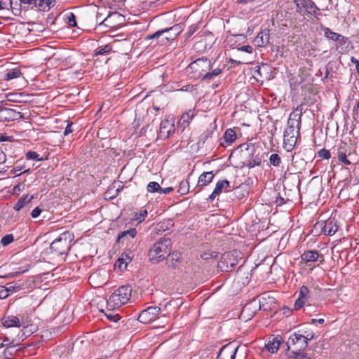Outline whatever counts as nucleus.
I'll return each instance as SVG.
<instances>
[{
    "label": "nucleus",
    "instance_id": "9b49d317",
    "mask_svg": "<svg viewBox=\"0 0 359 359\" xmlns=\"http://www.w3.org/2000/svg\"><path fill=\"white\" fill-rule=\"evenodd\" d=\"M315 227L319 228L320 229V233L327 236L334 235L339 229L337 222L334 218H330L325 221L318 222Z\"/></svg>",
    "mask_w": 359,
    "mask_h": 359
},
{
    "label": "nucleus",
    "instance_id": "1a4fd4ad",
    "mask_svg": "<svg viewBox=\"0 0 359 359\" xmlns=\"http://www.w3.org/2000/svg\"><path fill=\"white\" fill-rule=\"evenodd\" d=\"M298 130H299V127ZM299 130H295L294 126H293V121L288 124L287 128L284 131L283 135V144L287 151L292 150L295 146L297 141V135Z\"/></svg>",
    "mask_w": 359,
    "mask_h": 359
},
{
    "label": "nucleus",
    "instance_id": "2f4dec72",
    "mask_svg": "<svg viewBox=\"0 0 359 359\" xmlns=\"http://www.w3.org/2000/svg\"><path fill=\"white\" fill-rule=\"evenodd\" d=\"M287 359H311V358L304 351H292Z\"/></svg>",
    "mask_w": 359,
    "mask_h": 359
},
{
    "label": "nucleus",
    "instance_id": "cd10ccee",
    "mask_svg": "<svg viewBox=\"0 0 359 359\" xmlns=\"http://www.w3.org/2000/svg\"><path fill=\"white\" fill-rule=\"evenodd\" d=\"M280 343V340L277 337L273 338L272 341H269L266 345V348L270 353H274L279 349Z\"/></svg>",
    "mask_w": 359,
    "mask_h": 359
},
{
    "label": "nucleus",
    "instance_id": "f03ea898",
    "mask_svg": "<svg viewBox=\"0 0 359 359\" xmlns=\"http://www.w3.org/2000/svg\"><path fill=\"white\" fill-rule=\"evenodd\" d=\"M240 147L241 151L244 152L247 159L243 162V166H247L251 169L262 164V154L258 146L254 144H242Z\"/></svg>",
    "mask_w": 359,
    "mask_h": 359
},
{
    "label": "nucleus",
    "instance_id": "a211bd4d",
    "mask_svg": "<svg viewBox=\"0 0 359 359\" xmlns=\"http://www.w3.org/2000/svg\"><path fill=\"white\" fill-rule=\"evenodd\" d=\"M230 187V182L227 180H219L217 182L215 189L208 198V201H213L217 196H219L223 190Z\"/></svg>",
    "mask_w": 359,
    "mask_h": 359
},
{
    "label": "nucleus",
    "instance_id": "39448f33",
    "mask_svg": "<svg viewBox=\"0 0 359 359\" xmlns=\"http://www.w3.org/2000/svg\"><path fill=\"white\" fill-rule=\"evenodd\" d=\"M238 252L231 251L225 252L217 263V269L222 272L231 271L238 263Z\"/></svg>",
    "mask_w": 359,
    "mask_h": 359
},
{
    "label": "nucleus",
    "instance_id": "72a5a7b5",
    "mask_svg": "<svg viewBox=\"0 0 359 359\" xmlns=\"http://www.w3.org/2000/svg\"><path fill=\"white\" fill-rule=\"evenodd\" d=\"M22 3L18 0H13L12 6H10L12 13L15 16H20L23 10Z\"/></svg>",
    "mask_w": 359,
    "mask_h": 359
},
{
    "label": "nucleus",
    "instance_id": "0eeeda50",
    "mask_svg": "<svg viewBox=\"0 0 359 359\" xmlns=\"http://www.w3.org/2000/svg\"><path fill=\"white\" fill-rule=\"evenodd\" d=\"M287 350H290L291 347H293V351H303L308 346V343L305 338V334L300 333V331L297 332H293L290 336L286 343Z\"/></svg>",
    "mask_w": 359,
    "mask_h": 359
},
{
    "label": "nucleus",
    "instance_id": "9d476101",
    "mask_svg": "<svg viewBox=\"0 0 359 359\" xmlns=\"http://www.w3.org/2000/svg\"><path fill=\"white\" fill-rule=\"evenodd\" d=\"M160 311L158 306H149L138 314L137 320L143 324L150 323L158 318Z\"/></svg>",
    "mask_w": 359,
    "mask_h": 359
},
{
    "label": "nucleus",
    "instance_id": "7ed1b4c3",
    "mask_svg": "<svg viewBox=\"0 0 359 359\" xmlns=\"http://www.w3.org/2000/svg\"><path fill=\"white\" fill-rule=\"evenodd\" d=\"M132 288L130 285H123L116 289L107 300V307L115 309L126 304L131 297Z\"/></svg>",
    "mask_w": 359,
    "mask_h": 359
},
{
    "label": "nucleus",
    "instance_id": "e433bc0d",
    "mask_svg": "<svg viewBox=\"0 0 359 359\" xmlns=\"http://www.w3.org/2000/svg\"><path fill=\"white\" fill-rule=\"evenodd\" d=\"M189 191V182L188 180H184L181 181L179 184V187H178L177 192L180 195L183 196V195L188 194Z\"/></svg>",
    "mask_w": 359,
    "mask_h": 359
},
{
    "label": "nucleus",
    "instance_id": "6ab92c4d",
    "mask_svg": "<svg viewBox=\"0 0 359 359\" xmlns=\"http://www.w3.org/2000/svg\"><path fill=\"white\" fill-rule=\"evenodd\" d=\"M269 41V30L264 29L258 33L253 42L256 46L264 47Z\"/></svg>",
    "mask_w": 359,
    "mask_h": 359
},
{
    "label": "nucleus",
    "instance_id": "58836bf2",
    "mask_svg": "<svg viewBox=\"0 0 359 359\" xmlns=\"http://www.w3.org/2000/svg\"><path fill=\"white\" fill-rule=\"evenodd\" d=\"M222 72V69L220 68H216L212 71H207L203 76V80H210L214 77L219 75Z\"/></svg>",
    "mask_w": 359,
    "mask_h": 359
},
{
    "label": "nucleus",
    "instance_id": "412c9836",
    "mask_svg": "<svg viewBox=\"0 0 359 359\" xmlns=\"http://www.w3.org/2000/svg\"><path fill=\"white\" fill-rule=\"evenodd\" d=\"M297 6V12L301 13L302 8H305L309 13L311 9H318L315 3L311 0H294Z\"/></svg>",
    "mask_w": 359,
    "mask_h": 359
},
{
    "label": "nucleus",
    "instance_id": "774afa93",
    "mask_svg": "<svg viewBox=\"0 0 359 359\" xmlns=\"http://www.w3.org/2000/svg\"><path fill=\"white\" fill-rule=\"evenodd\" d=\"M355 168H354L355 174L356 175L357 178L359 180V162H355Z\"/></svg>",
    "mask_w": 359,
    "mask_h": 359
},
{
    "label": "nucleus",
    "instance_id": "c85d7f7f",
    "mask_svg": "<svg viewBox=\"0 0 359 359\" xmlns=\"http://www.w3.org/2000/svg\"><path fill=\"white\" fill-rule=\"evenodd\" d=\"M302 115V104L297 107L295 110L290 114V118L287 121V124H290V122H292L296 118H297V121H298L297 126L300 124L301 117Z\"/></svg>",
    "mask_w": 359,
    "mask_h": 359
},
{
    "label": "nucleus",
    "instance_id": "f8f14e48",
    "mask_svg": "<svg viewBox=\"0 0 359 359\" xmlns=\"http://www.w3.org/2000/svg\"><path fill=\"white\" fill-rule=\"evenodd\" d=\"M311 299V292L309 288L302 285L299 291V296L294 303V309L299 310L304 306H311L309 300Z\"/></svg>",
    "mask_w": 359,
    "mask_h": 359
},
{
    "label": "nucleus",
    "instance_id": "49530a36",
    "mask_svg": "<svg viewBox=\"0 0 359 359\" xmlns=\"http://www.w3.org/2000/svg\"><path fill=\"white\" fill-rule=\"evenodd\" d=\"M26 158L27 160H34L36 161H43V158H39V155L36 152L33 151H29L25 154Z\"/></svg>",
    "mask_w": 359,
    "mask_h": 359
},
{
    "label": "nucleus",
    "instance_id": "ddd939ff",
    "mask_svg": "<svg viewBox=\"0 0 359 359\" xmlns=\"http://www.w3.org/2000/svg\"><path fill=\"white\" fill-rule=\"evenodd\" d=\"M300 258L301 262L305 264L306 266H309V263L315 262L318 260H319L320 263L324 262V255L321 253H319V252L316 250L304 251L301 255Z\"/></svg>",
    "mask_w": 359,
    "mask_h": 359
},
{
    "label": "nucleus",
    "instance_id": "4be33fe9",
    "mask_svg": "<svg viewBox=\"0 0 359 359\" xmlns=\"http://www.w3.org/2000/svg\"><path fill=\"white\" fill-rule=\"evenodd\" d=\"M175 132V125L168 120L161 121L160 124V134L164 138L169 137Z\"/></svg>",
    "mask_w": 359,
    "mask_h": 359
},
{
    "label": "nucleus",
    "instance_id": "a18cd8bd",
    "mask_svg": "<svg viewBox=\"0 0 359 359\" xmlns=\"http://www.w3.org/2000/svg\"><path fill=\"white\" fill-rule=\"evenodd\" d=\"M76 19V17L75 14L73 13H69L66 18V21H67V23L69 25V26H70L72 27H74L77 26Z\"/></svg>",
    "mask_w": 359,
    "mask_h": 359
},
{
    "label": "nucleus",
    "instance_id": "a19ab883",
    "mask_svg": "<svg viewBox=\"0 0 359 359\" xmlns=\"http://www.w3.org/2000/svg\"><path fill=\"white\" fill-rule=\"evenodd\" d=\"M147 210L146 209H141L139 212H135L133 220L137 221L138 223L143 222L147 216Z\"/></svg>",
    "mask_w": 359,
    "mask_h": 359
},
{
    "label": "nucleus",
    "instance_id": "f257e3e1",
    "mask_svg": "<svg viewBox=\"0 0 359 359\" xmlns=\"http://www.w3.org/2000/svg\"><path fill=\"white\" fill-rule=\"evenodd\" d=\"M172 249V241L168 238H163L155 242L148 252L150 262L158 264L165 259Z\"/></svg>",
    "mask_w": 359,
    "mask_h": 359
},
{
    "label": "nucleus",
    "instance_id": "4c0bfd02",
    "mask_svg": "<svg viewBox=\"0 0 359 359\" xmlns=\"http://www.w3.org/2000/svg\"><path fill=\"white\" fill-rule=\"evenodd\" d=\"M224 139L227 143L231 144L236 139L235 131L231 128L227 129L224 133Z\"/></svg>",
    "mask_w": 359,
    "mask_h": 359
},
{
    "label": "nucleus",
    "instance_id": "dca6fc26",
    "mask_svg": "<svg viewBox=\"0 0 359 359\" xmlns=\"http://www.w3.org/2000/svg\"><path fill=\"white\" fill-rule=\"evenodd\" d=\"M238 346L233 347L231 344H227L222 347L217 359H235Z\"/></svg>",
    "mask_w": 359,
    "mask_h": 359
},
{
    "label": "nucleus",
    "instance_id": "680f3d73",
    "mask_svg": "<svg viewBox=\"0 0 359 359\" xmlns=\"http://www.w3.org/2000/svg\"><path fill=\"white\" fill-rule=\"evenodd\" d=\"M41 212V209L39 207L35 208L31 212L32 217L36 218Z\"/></svg>",
    "mask_w": 359,
    "mask_h": 359
},
{
    "label": "nucleus",
    "instance_id": "a878e982",
    "mask_svg": "<svg viewBox=\"0 0 359 359\" xmlns=\"http://www.w3.org/2000/svg\"><path fill=\"white\" fill-rule=\"evenodd\" d=\"M36 198L34 195L29 196L28 195H23L19 198L18 202L14 205L13 209L15 211L20 210L27 204L29 203L34 198Z\"/></svg>",
    "mask_w": 359,
    "mask_h": 359
},
{
    "label": "nucleus",
    "instance_id": "ea45409f",
    "mask_svg": "<svg viewBox=\"0 0 359 359\" xmlns=\"http://www.w3.org/2000/svg\"><path fill=\"white\" fill-rule=\"evenodd\" d=\"M323 30L324 32V36L330 40L336 41L337 39H339V34L332 31L330 28L324 27L323 28Z\"/></svg>",
    "mask_w": 359,
    "mask_h": 359
},
{
    "label": "nucleus",
    "instance_id": "bf43d9fd",
    "mask_svg": "<svg viewBox=\"0 0 359 359\" xmlns=\"http://www.w3.org/2000/svg\"><path fill=\"white\" fill-rule=\"evenodd\" d=\"M353 116L359 122V99L356 106L353 107Z\"/></svg>",
    "mask_w": 359,
    "mask_h": 359
},
{
    "label": "nucleus",
    "instance_id": "338daca9",
    "mask_svg": "<svg viewBox=\"0 0 359 359\" xmlns=\"http://www.w3.org/2000/svg\"><path fill=\"white\" fill-rule=\"evenodd\" d=\"M189 124H185L184 122L182 121V120L180 118L177 123V128H180L182 129V131H183L186 127H187Z\"/></svg>",
    "mask_w": 359,
    "mask_h": 359
},
{
    "label": "nucleus",
    "instance_id": "c9c22d12",
    "mask_svg": "<svg viewBox=\"0 0 359 359\" xmlns=\"http://www.w3.org/2000/svg\"><path fill=\"white\" fill-rule=\"evenodd\" d=\"M55 0H38V9L45 11L48 9L51 6H54Z\"/></svg>",
    "mask_w": 359,
    "mask_h": 359
},
{
    "label": "nucleus",
    "instance_id": "4468645a",
    "mask_svg": "<svg viewBox=\"0 0 359 359\" xmlns=\"http://www.w3.org/2000/svg\"><path fill=\"white\" fill-rule=\"evenodd\" d=\"M165 265L168 269H177L182 262V254L179 251H171L165 257Z\"/></svg>",
    "mask_w": 359,
    "mask_h": 359
},
{
    "label": "nucleus",
    "instance_id": "5701e85b",
    "mask_svg": "<svg viewBox=\"0 0 359 359\" xmlns=\"http://www.w3.org/2000/svg\"><path fill=\"white\" fill-rule=\"evenodd\" d=\"M216 129L217 125L215 122L211 123L206 130L204 131L203 133L201 135L198 144L204 145L207 140L212 137L213 133Z\"/></svg>",
    "mask_w": 359,
    "mask_h": 359
},
{
    "label": "nucleus",
    "instance_id": "f704fd0d",
    "mask_svg": "<svg viewBox=\"0 0 359 359\" xmlns=\"http://www.w3.org/2000/svg\"><path fill=\"white\" fill-rule=\"evenodd\" d=\"M136 235H137V230H136V229L135 228H130L129 230L122 231L120 234H118V236L117 237V239H116V241L118 243H121V242H122V239L124 237H126L127 236H129L131 238H135V236Z\"/></svg>",
    "mask_w": 359,
    "mask_h": 359
},
{
    "label": "nucleus",
    "instance_id": "6e6d98bb",
    "mask_svg": "<svg viewBox=\"0 0 359 359\" xmlns=\"http://www.w3.org/2000/svg\"><path fill=\"white\" fill-rule=\"evenodd\" d=\"M106 316L109 320L113 322H118L121 319V317L118 314H114L112 313L106 314Z\"/></svg>",
    "mask_w": 359,
    "mask_h": 359
},
{
    "label": "nucleus",
    "instance_id": "4d7b16f0",
    "mask_svg": "<svg viewBox=\"0 0 359 359\" xmlns=\"http://www.w3.org/2000/svg\"><path fill=\"white\" fill-rule=\"evenodd\" d=\"M257 306L255 302V300H253L252 302H250V304H248L244 306V308L243 309V311H242V313L246 312L248 310H250L252 309V307L256 308Z\"/></svg>",
    "mask_w": 359,
    "mask_h": 359
},
{
    "label": "nucleus",
    "instance_id": "e2e57ef3",
    "mask_svg": "<svg viewBox=\"0 0 359 359\" xmlns=\"http://www.w3.org/2000/svg\"><path fill=\"white\" fill-rule=\"evenodd\" d=\"M339 46H343L348 41V39L343 35L339 34V39H337V41Z\"/></svg>",
    "mask_w": 359,
    "mask_h": 359
},
{
    "label": "nucleus",
    "instance_id": "3c124183",
    "mask_svg": "<svg viewBox=\"0 0 359 359\" xmlns=\"http://www.w3.org/2000/svg\"><path fill=\"white\" fill-rule=\"evenodd\" d=\"M199 28L198 23H195L189 27L187 37L191 36Z\"/></svg>",
    "mask_w": 359,
    "mask_h": 359
},
{
    "label": "nucleus",
    "instance_id": "8fccbe9b",
    "mask_svg": "<svg viewBox=\"0 0 359 359\" xmlns=\"http://www.w3.org/2000/svg\"><path fill=\"white\" fill-rule=\"evenodd\" d=\"M17 346H18V344H14L13 340L12 342H11L9 344H8L6 348L4 349V355L5 356L12 355H13V349H14Z\"/></svg>",
    "mask_w": 359,
    "mask_h": 359
},
{
    "label": "nucleus",
    "instance_id": "423d86ee",
    "mask_svg": "<svg viewBox=\"0 0 359 359\" xmlns=\"http://www.w3.org/2000/svg\"><path fill=\"white\" fill-rule=\"evenodd\" d=\"M184 22L175 24L170 27L161 29L162 36V44L166 45L173 41L177 36L184 30Z\"/></svg>",
    "mask_w": 359,
    "mask_h": 359
},
{
    "label": "nucleus",
    "instance_id": "c03bdc74",
    "mask_svg": "<svg viewBox=\"0 0 359 359\" xmlns=\"http://www.w3.org/2000/svg\"><path fill=\"white\" fill-rule=\"evenodd\" d=\"M269 163L275 167H278L281 163V158L278 154H273L269 157Z\"/></svg>",
    "mask_w": 359,
    "mask_h": 359
},
{
    "label": "nucleus",
    "instance_id": "052dcab7",
    "mask_svg": "<svg viewBox=\"0 0 359 359\" xmlns=\"http://www.w3.org/2000/svg\"><path fill=\"white\" fill-rule=\"evenodd\" d=\"M239 50L246 52L248 53H252L253 48L250 45L243 46L238 48Z\"/></svg>",
    "mask_w": 359,
    "mask_h": 359
},
{
    "label": "nucleus",
    "instance_id": "aec40b11",
    "mask_svg": "<svg viewBox=\"0 0 359 359\" xmlns=\"http://www.w3.org/2000/svg\"><path fill=\"white\" fill-rule=\"evenodd\" d=\"M215 175L212 171L210 172H203L198 177L197 187H200V189L195 191L194 194H197L199 192L202 187L207 186L210 182H212Z\"/></svg>",
    "mask_w": 359,
    "mask_h": 359
},
{
    "label": "nucleus",
    "instance_id": "7c9ffc66",
    "mask_svg": "<svg viewBox=\"0 0 359 359\" xmlns=\"http://www.w3.org/2000/svg\"><path fill=\"white\" fill-rule=\"evenodd\" d=\"M22 75V72L19 68H14L11 71L7 72L4 76L5 81H10L13 79L19 78Z\"/></svg>",
    "mask_w": 359,
    "mask_h": 359
},
{
    "label": "nucleus",
    "instance_id": "6e6552de",
    "mask_svg": "<svg viewBox=\"0 0 359 359\" xmlns=\"http://www.w3.org/2000/svg\"><path fill=\"white\" fill-rule=\"evenodd\" d=\"M187 69L197 74L198 77H201L207 71L211 69V62L207 58H198L189 65Z\"/></svg>",
    "mask_w": 359,
    "mask_h": 359
},
{
    "label": "nucleus",
    "instance_id": "0e129e2a",
    "mask_svg": "<svg viewBox=\"0 0 359 359\" xmlns=\"http://www.w3.org/2000/svg\"><path fill=\"white\" fill-rule=\"evenodd\" d=\"M173 191V188L172 187H167V188H161V190H160V194H170V192H172Z\"/></svg>",
    "mask_w": 359,
    "mask_h": 359
},
{
    "label": "nucleus",
    "instance_id": "f3484780",
    "mask_svg": "<svg viewBox=\"0 0 359 359\" xmlns=\"http://www.w3.org/2000/svg\"><path fill=\"white\" fill-rule=\"evenodd\" d=\"M337 158L338 161L343 163L344 165H351L355 164L354 159L353 158V155L349 151L348 154H346V147L344 146L340 147L337 151Z\"/></svg>",
    "mask_w": 359,
    "mask_h": 359
},
{
    "label": "nucleus",
    "instance_id": "603ef678",
    "mask_svg": "<svg viewBox=\"0 0 359 359\" xmlns=\"http://www.w3.org/2000/svg\"><path fill=\"white\" fill-rule=\"evenodd\" d=\"M154 41H156V42L154 44V46H156L158 44L163 45L162 44V36H161V30L158 29L156 32H154Z\"/></svg>",
    "mask_w": 359,
    "mask_h": 359
},
{
    "label": "nucleus",
    "instance_id": "79ce46f5",
    "mask_svg": "<svg viewBox=\"0 0 359 359\" xmlns=\"http://www.w3.org/2000/svg\"><path fill=\"white\" fill-rule=\"evenodd\" d=\"M194 109H189L187 112L184 113L180 118L185 123V124H189L191 120L194 117Z\"/></svg>",
    "mask_w": 359,
    "mask_h": 359
},
{
    "label": "nucleus",
    "instance_id": "864d4df0",
    "mask_svg": "<svg viewBox=\"0 0 359 359\" xmlns=\"http://www.w3.org/2000/svg\"><path fill=\"white\" fill-rule=\"evenodd\" d=\"M13 0H1L0 1V8L1 10L10 9V6H12Z\"/></svg>",
    "mask_w": 359,
    "mask_h": 359
},
{
    "label": "nucleus",
    "instance_id": "5fc2aeb1",
    "mask_svg": "<svg viewBox=\"0 0 359 359\" xmlns=\"http://www.w3.org/2000/svg\"><path fill=\"white\" fill-rule=\"evenodd\" d=\"M9 295L6 286H0V299H6Z\"/></svg>",
    "mask_w": 359,
    "mask_h": 359
},
{
    "label": "nucleus",
    "instance_id": "b1692460",
    "mask_svg": "<svg viewBox=\"0 0 359 359\" xmlns=\"http://www.w3.org/2000/svg\"><path fill=\"white\" fill-rule=\"evenodd\" d=\"M1 323L6 328L13 327H20L21 326L20 319L14 316H4L1 318Z\"/></svg>",
    "mask_w": 359,
    "mask_h": 359
},
{
    "label": "nucleus",
    "instance_id": "09e8293b",
    "mask_svg": "<svg viewBox=\"0 0 359 359\" xmlns=\"http://www.w3.org/2000/svg\"><path fill=\"white\" fill-rule=\"evenodd\" d=\"M14 241V237L12 234H7L2 237L1 240V243L4 246H6L11 243Z\"/></svg>",
    "mask_w": 359,
    "mask_h": 359
},
{
    "label": "nucleus",
    "instance_id": "c756f323",
    "mask_svg": "<svg viewBox=\"0 0 359 359\" xmlns=\"http://www.w3.org/2000/svg\"><path fill=\"white\" fill-rule=\"evenodd\" d=\"M22 3L21 6L23 11H26L29 9L38 8V0H18Z\"/></svg>",
    "mask_w": 359,
    "mask_h": 359
},
{
    "label": "nucleus",
    "instance_id": "20e7f679",
    "mask_svg": "<svg viewBox=\"0 0 359 359\" xmlns=\"http://www.w3.org/2000/svg\"><path fill=\"white\" fill-rule=\"evenodd\" d=\"M73 239L72 235L65 231L61 233L50 244L51 252L57 256L67 255L71 248V242Z\"/></svg>",
    "mask_w": 359,
    "mask_h": 359
},
{
    "label": "nucleus",
    "instance_id": "37998d69",
    "mask_svg": "<svg viewBox=\"0 0 359 359\" xmlns=\"http://www.w3.org/2000/svg\"><path fill=\"white\" fill-rule=\"evenodd\" d=\"M147 190L148 192L150 193L157 192L159 194L161 190V186L156 182H151L148 184L147 187Z\"/></svg>",
    "mask_w": 359,
    "mask_h": 359
},
{
    "label": "nucleus",
    "instance_id": "bb28decb",
    "mask_svg": "<svg viewBox=\"0 0 359 359\" xmlns=\"http://www.w3.org/2000/svg\"><path fill=\"white\" fill-rule=\"evenodd\" d=\"M133 254L132 251H129L128 252H123L121 257L118 259V260L115 263V266H118L119 268H121V265L123 264H125L124 268L126 269L128 264L133 259Z\"/></svg>",
    "mask_w": 359,
    "mask_h": 359
},
{
    "label": "nucleus",
    "instance_id": "393cba45",
    "mask_svg": "<svg viewBox=\"0 0 359 359\" xmlns=\"http://www.w3.org/2000/svg\"><path fill=\"white\" fill-rule=\"evenodd\" d=\"M28 285H31V283H28L27 281L19 280L18 282L8 283L6 286L8 292H15L27 289L29 287Z\"/></svg>",
    "mask_w": 359,
    "mask_h": 359
},
{
    "label": "nucleus",
    "instance_id": "13d9d810",
    "mask_svg": "<svg viewBox=\"0 0 359 359\" xmlns=\"http://www.w3.org/2000/svg\"><path fill=\"white\" fill-rule=\"evenodd\" d=\"M73 125V123L72 121H69L65 129V131L63 133V135L65 136H67L68 135L69 133H72L73 132V129L72 128V126Z\"/></svg>",
    "mask_w": 359,
    "mask_h": 359
},
{
    "label": "nucleus",
    "instance_id": "de8ad7c7",
    "mask_svg": "<svg viewBox=\"0 0 359 359\" xmlns=\"http://www.w3.org/2000/svg\"><path fill=\"white\" fill-rule=\"evenodd\" d=\"M318 157L321 159L328 160L331 158V153L329 150L323 148L318 151Z\"/></svg>",
    "mask_w": 359,
    "mask_h": 359
},
{
    "label": "nucleus",
    "instance_id": "2eb2a0df",
    "mask_svg": "<svg viewBox=\"0 0 359 359\" xmlns=\"http://www.w3.org/2000/svg\"><path fill=\"white\" fill-rule=\"evenodd\" d=\"M24 118V114L15 109L6 107L0 109V120L1 121H18Z\"/></svg>",
    "mask_w": 359,
    "mask_h": 359
},
{
    "label": "nucleus",
    "instance_id": "69168bd1",
    "mask_svg": "<svg viewBox=\"0 0 359 359\" xmlns=\"http://www.w3.org/2000/svg\"><path fill=\"white\" fill-rule=\"evenodd\" d=\"M25 189V184L24 183H20V184H18L17 185H15L13 188V191H23Z\"/></svg>",
    "mask_w": 359,
    "mask_h": 359
},
{
    "label": "nucleus",
    "instance_id": "473e14b6",
    "mask_svg": "<svg viewBox=\"0 0 359 359\" xmlns=\"http://www.w3.org/2000/svg\"><path fill=\"white\" fill-rule=\"evenodd\" d=\"M112 51V45L107 44L105 46H99L95 50V55H105Z\"/></svg>",
    "mask_w": 359,
    "mask_h": 359
}]
</instances>
